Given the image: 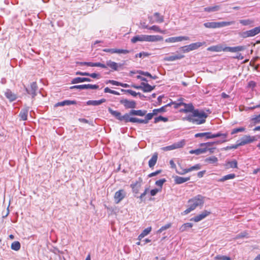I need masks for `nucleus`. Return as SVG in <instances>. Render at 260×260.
Wrapping results in <instances>:
<instances>
[{
    "label": "nucleus",
    "mask_w": 260,
    "mask_h": 260,
    "mask_svg": "<svg viewBox=\"0 0 260 260\" xmlns=\"http://www.w3.org/2000/svg\"><path fill=\"white\" fill-rule=\"evenodd\" d=\"M205 198L201 194H198L190 199L188 201V207L182 213V214H188L197 207H202L205 203Z\"/></svg>",
    "instance_id": "obj_1"
},
{
    "label": "nucleus",
    "mask_w": 260,
    "mask_h": 260,
    "mask_svg": "<svg viewBox=\"0 0 260 260\" xmlns=\"http://www.w3.org/2000/svg\"><path fill=\"white\" fill-rule=\"evenodd\" d=\"M208 115L204 111L196 110L192 114L183 118V120H188L196 124H201L206 121Z\"/></svg>",
    "instance_id": "obj_2"
},
{
    "label": "nucleus",
    "mask_w": 260,
    "mask_h": 260,
    "mask_svg": "<svg viewBox=\"0 0 260 260\" xmlns=\"http://www.w3.org/2000/svg\"><path fill=\"white\" fill-rule=\"evenodd\" d=\"M235 22L222 21V22H207L204 23V26L207 28H217L234 24Z\"/></svg>",
    "instance_id": "obj_3"
},
{
    "label": "nucleus",
    "mask_w": 260,
    "mask_h": 260,
    "mask_svg": "<svg viewBox=\"0 0 260 260\" xmlns=\"http://www.w3.org/2000/svg\"><path fill=\"white\" fill-rule=\"evenodd\" d=\"M195 137L196 138L205 137L206 139H213L220 137H222L223 138L226 139L227 137V134L217 133L216 134H213L211 132H206L196 134L195 135Z\"/></svg>",
    "instance_id": "obj_4"
},
{
    "label": "nucleus",
    "mask_w": 260,
    "mask_h": 260,
    "mask_svg": "<svg viewBox=\"0 0 260 260\" xmlns=\"http://www.w3.org/2000/svg\"><path fill=\"white\" fill-rule=\"evenodd\" d=\"M205 44V42H196L190 44L188 45H186L180 48V50L183 53H187L190 51L196 50L204 45Z\"/></svg>",
    "instance_id": "obj_5"
},
{
    "label": "nucleus",
    "mask_w": 260,
    "mask_h": 260,
    "mask_svg": "<svg viewBox=\"0 0 260 260\" xmlns=\"http://www.w3.org/2000/svg\"><path fill=\"white\" fill-rule=\"evenodd\" d=\"M259 34H260V25L242 32L241 36L244 38H246L253 37Z\"/></svg>",
    "instance_id": "obj_6"
},
{
    "label": "nucleus",
    "mask_w": 260,
    "mask_h": 260,
    "mask_svg": "<svg viewBox=\"0 0 260 260\" xmlns=\"http://www.w3.org/2000/svg\"><path fill=\"white\" fill-rule=\"evenodd\" d=\"M215 142H207V143H202L200 144L201 146H205L206 147L204 148H199L195 150H191L189 151V153L190 154H196L197 155H199L200 154L204 153H205L207 150V147L211 146L213 144H214Z\"/></svg>",
    "instance_id": "obj_7"
},
{
    "label": "nucleus",
    "mask_w": 260,
    "mask_h": 260,
    "mask_svg": "<svg viewBox=\"0 0 260 260\" xmlns=\"http://www.w3.org/2000/svg\"><path fill=\"white\" fill-rule=\"evenodd\" d=\"M131 86L136 89H141L145 92H150L155 88V86H151L144 82H142L140 86L132 85Z\"/></svg>",
    "instance_id": "obj_8"
},
{
    "label": "nucleus",
    "mask_w": 260,
    "mask_h": 260,
    "mask_svg": "<svg viewBox=\"0 0 260 260\" xmlns=\"http://www.w3.org/2000/svg\"><path fill=\"white\" fill-rule=\"evenodd\" d=\"M148 19L150 23H162L164 21V18L160 13L155 12L153 15L148 17Z\"/></svg>",
    "instance_id": "obj_9"
},
{
    "label": "nucleus",
    "mask_w": 260,
    "mask_h": 260,
    "mask_svg": "<svg viewBox=\"0 0 260 260\" xmlns=\"http://www.w3.org/2000/svg\"><path fill=\"white\" fill-rule=\"evenodd\" d=\"M211 214V212L208 210H204L200 214L194 216L190 219V221L198 222L206 217L209 216Z\"/></svg>",
    "instance_id": "obj_10"
},
{
    "label": "nucleus",
    "mask_w": 260,
    "mask_h": 260,
    "mask_svg": "<svg viewBox=\"0 0 260 260\" xmlns=\"http://www.w3.org/2000/svg\"><path fill=\"white\" fill-rule=\"evenodd\" d=\"M189 37L186 36L173 37L166 39L165 40V42L166 43H174L176 42L189 40Z\"/></svg>",
    "instance_id": "obj_11"
},
{
    "label": "nucleus",
    "mask_w": 260,
    "mask_h": 260,
    "mask_svg": "<svg viewBox=\"0 0 260 260\" xmlns=\"http://www.w3.org/2000/svg\"><path fill=\"white\" fill-rule=\"evenodd\" d=\"M185 145V141L182 140L173 145L163 147L162 149L164 151H170L175 149L182 147Z\"/></svg>",
    "instance_id": "obj_12"
},
{
    "label": "nucleus",
    "mask_w": 260,
    "mask_h": 260,
    "mask_svg": "<svg viewBox=\"0 0 260 260\" xmlns=\"http://www.w3.org/2000/svg\"><path fill=\"white\" fill-rule=\"evenodd\" d=\"M255 140L254 136H250L249 135H245L241 139L239 142V145L243 146L245 144L253 142Z\"/></svg>",
    "instance_id": "obj_13"
},
{
    "label": "nucleus",
    "mask_w": 260,
    "mask_h": 260,
    "mask_svg": "<svg viewBox=\"0 0 260 260\" xmlns=\"http://www.w3.org/2000/svg\"><path fill=\"white\" fill-rule=\"evenodd\" d=\"M99 88V86L96 85H92V84H83L79 85H74L71 86L70 87L71 89H95Z\"/></svg>",
    "instance_id": "obj_14"
},
{
    "label": "nucleus",
    "mask_w": 260,
    "mask_h": 260,
    "mask_svg": "<svg viewBox=\"0 0 260 260\" xmlns=\"http://www.w3.org/2000/svg\"><path fill=\"white\" fill-rule=\"evenodd\" d=\"M245 49L244 46H238L236 47H226L223 48V51H229L231 52H238L243 51Z\"/></svg>",
    "instance_id": "obj_15"
},
{
    "label": "nucleus",
    "mask_w": 260,
    "mask_h": 260,
    "mask_svg": "<svg viewBox=\"0 0 260 260\" xmlns=\"http://www.w3.org/2000/svg\"><path fill=\"white\" fill-rule=\"evenodd\" d=\"M163 40V38L158 35H146V42H154L160 41Z\"/></svg>",
    "instance_id": "obj_16"
},
{
    "label": "nucleus",
    "mask_w": 260,
    "mask_h": 260,
    "mask_svg": "<svg viewBox=\"0 0 260 260\" xmlns=\"http://www.w3.org/2000/svg\"><path fill=\"white\" fill-rule=\"evenodd\" d=\"M107 66L114 71H117L119 68L122 66L121 64H119L116 62L113 61L111 60H108L106 63Z\"/></svg>",
    "instance_id": "obj_17"
},
{
    "label": "nucleus",
    "mask_w": 260,
    "mask_h": 260,
    "mask_svg": "<svg viewBox=\"0 0 260 260\" xmlns=\"http://www.w3.org/2000/svg\"><path fill=\"white\" fill-rule=\"evenodd\" d=\"M184 57V55L178 54L169 56H166L164 58V60L165 61H174L176 60L182 59Z\"/></svg>",
    "instance_id": "obj_18"
},
{
    "label": "nucleus",
    "mask_w": 260,
    "mask_h": 260,
    "mask_svg": "<svg viewBox=\"0 0 260 260\" xmlns=\"http://www.w3.org/2000/svg\"><path fill=\"white\" fill-rule=\"evenodd\" d=\"M120 103L123 104L126 108H134L136 107V103L133 101H128L126 99L120 100Z\"/></svg>",
    "instance_id": "obj_19"
},
{
    "label": "nucleus",
    "mask_w": 260,
    "mask_h": 260,
    "mask_svg": "<svg viewBox=\"0 0 260 260\" xmlns=\"http://www.w3.org/2000/svg\"><path fill=\"white\" fill-rule=\"evenodd\" d=\"M124 198L123 190H119L116 191L114 195V199L116 203H119Z\"/></svg>",
    "instance_id": "obj_20"
},
{
    "label": "nucleus",
    "mask_w": 260,
    "mask_h": 260,
    "mask_svg": "<svg viewBox=\"0 0 260 260\" xmlns=\"http://www.w3.org/2000/svg\"><path fill=\"white\" fill-rule=\"evenodd\" d=\"M221 9V6L219 5H216L212 6L207 7L204 9L206 12L210 13L218 11Z\"/></svg>",
    "instance_id": "obj_21"
},
{
    "label": "nucleus",
    "mask_w": 260,
    "mask_h": 260,
    "mask_svg": "<svg viewBox=\"0 0 260 260\" xmlns=\"http://www.w3.org/2000/svg\"><path fill=\"white\" fill-rule=\"evenodd\" d=\"M182 106H184V108L180 110V112L184 113L192 112L193 110V106L191 104H186L184 103Z\"/></svg>",
    "instance_id": "obj_22"
},
{
    "label": "nucleus",
    "mask_w": 260,
    "mask_h": 260,
    "mask_svg": "<svg viewBox=\"0 0 260 260\" xmlns=\"http://www.w3.org/2000/svg\"><path fill=\"white\" fill-rule=\"evenodd\" d=\"M131 42L133 43H136L137 42H146V35H138L134 37L131 39Z\"/></svg>",
    "instance_id": "obj_23"
},
{
    "label": "nucleus",
    "mask_w": 260,
    "mask_h": 260,
    "mask_svg": "<svg viewBox=\"0 0 260 260\" xmlns=\"http://www.w3.org/2000/svg\"><path fill=\"white\" fill-rule=\"evenodd\" d=\"M189 180L190 177H182L178 176L174 177L175 183L177 184L183 183Z\"/></svg>",
    "instance_id": "obj_24"
},
{
    "label": "nucleus",
    "mask_w": 260,
    "mask_h": 260,
    "mask_svg": "<svg viewBox=\"0 0 260 260\" xmlns=\"http://www.w3.org/2000/svg\"><path fill=\"white\" fill-rule=\"evenodd\" d=\"M240 23L243 26H253L254 21L251 19H241L239 20Z\"/></svg>",
    "instance_id": "obj_25"
},
{
    "label": "nucleus",
    "mask_w": 260,
    "mask_h": 260,
    "mask_svg": "<svg viewBox=\"0 0 260 260\" xmlns=\"http://www.w3.org/2000/svg\"><path fill=\"white\" fill-rule=\"evenodd\" d=\"M37 89V85L36 82H32L30 84V89L26 88V90L28 94H31L32 96L36 95V91Z\"/></svg>",
    "instance_id": "obj_26"
},
{
    "label": "nucleus",
    "mask_w": 260,
    "mask_h": 260,
    "mask_svg": "<svg viewBox=\"0 0 260 260\" xmlns=\"http://www.w3.org/2000/svg\"><path fill=\"white\" fill-rule=\"evenodd\" d=\"M157 153H154L148 162V166L150 168H153L155 166L157 160Z\"/></svg>",
    "instance_id": "obj_27"
},
{
    "label": "nucleus",
    "mask_w": 260,
    "mask_h": 260,
    "mask_svg": "<svg viewBox=\"0 0 260 260\" xmlns=\"http://www.w3.org/2000/svg\"><path fill=\"white\" fill-rule=\"evenodd\" d=\"M205 161L209 164H214L215 166H217L218 159L217 157L215 156H211L206 158L205 159Z\"/></svg>",
    "instance_id": "obj_28"
},
{
    "label": "nucleus",
    "mask_w": 260,
    "mask_h": 260,
    "mask_svg": "<svg viewBox=\"0 0 260 260\" xmlns=\"http://www.w3.org/2000/svg\"><path fill=\"white\" fill-rule=\"evenodd\" d=\"M224 166L226 169L237 168L238 163L236 160L229 161L225 162Z\"/></svg>",
    "instance_id": "obj_29"
},
{
    "label": "nucleus",
    "mask_w": 260,
    "mask_h": 260,
    "mask_svg": "<svg viewBox=\"0 0 260 260\" xmlns=\"http://www.w3.org/2000/svg\"><path fill=\"white\" fill-rule=\"evenodd\" d=\"M106 102V100L105 99H102L100 100H90L86 102L87 105H92V106H98L100 105L101 104Z\"/></svg>",
    "instance_id": "obj_30"
},
{
    "label": "nucleus",
    "mask_w": 260,
    "mask_h": 260,
    "mask_svg": "<svg viewBox=\"0 0 260 260\" xmlns=\"http://www.w3.org/2000/svg\"><path fill=\"white\" fill-rule=\"evenodd\" d=\"M151 230L152 228L151 226L148 227L147 228L144 230L139 235L138 238V240L139 241L141 240L142 238L148 235L150 233Z\"/></svg>",
    "instance_id": "obj_31"
},
{
    "label": "nucleus",
    "mask_w": 260,
    "mask_h": 260,
    "mask_svg": "<svg viewBox=\"0 0 260 260\" xmlns=\"http://www.w3.org/2000/svg\"><path fill=\"white\" fill-rule=\"evenodd\" d=\"M143 28H147L149 30H152L154 31L155 32H160L162 34H164L165 31L162 30L160 27L157 25H153L152 26L149 27L148 25H144L143 26Z\"/></svg>",
    "instance_id": "obj_32"
},
{
    "label": "nucleus",
    "mask_w": 260,
    "mask_h": 260,
    "mask_svg": "<svg viewBox=\"0 0 260 260\" xmlns=\"http://www.w3.org/2000/svg\"><path fill=\"white\" fill-rule=\"evenodd\" d=\"M6 96L10 101L12 102L16 99V95L13 93L11 91L7 90L5 93Z\"/></svg>",
    "instance_id": "obj_33"
},
{
    "label": "nucleus",
    "mask_w": 260,
    "mask_h": 260,
    "mask_svg": "<svg viewBox=\"0 0 260 260\" xmlns=\"http://www.w3.org/2000/svg\"><path fill=\"white\" fill-rule=\"evenodd\" d=\"M193 226V224L190 222L185 223L182 224L179 228L180 232H184L187 231L188 229L191 228Z\"/></svg>",
    "instance_id": "obj_34"
},
{
    "label": "nucleus",
    "mask_w": 260,
    "mask_h": 260,
    "mask_svg": "<svg viewBox=\"0 0 260 260\" xmlns=\"http://www.w3.org/2000/svg\"><path fill=\"white\" fill-rule=\"evenodd\" d=\"M146 114V111L145 110H132L130 111V114L132 115H137L140 116H143Z\"/></svg>",
    "instance_id": "obj_35"
},
{
    "label": "nucleus",
    "mask_w": 260,
    "mask_h": 260,
    "mask_svg": "<svg viewBox=\"0 0 260 260\" xmlns=\"http://www.w3.org/2000/svg\"><path fill=\"white\" fill-rule=\"evenodd\" d=\"M91 80L89 78H81V77H77L75 79H74L72 81V83L73 84H76L78 83H81L83 82H90Z\"/></svg>",
    "instance_id": "obj_36"
},
{
    "label": "nucleus",
    "mask_w": 260,
    "mask_h": 260,
    "mask_svg": "<svg viewBox=\"0 0 260 260\" xmlns=\"http://www.w3.org/2000/svg\"><path fill=\"white\" fill-rule=\"evenodd\" d=\"M235 177H236V175L235 174H228L226 175L223 176L221 178H220L219 179L218 181L223 182L228 180L233 179L235 178Z\"/></svg>",
    "instance_id": "obj_37"
},
{
    "label": "nucleus",
    "mask_w": 260,
    "mask_h": 260,
    "mask_svg": "<svg viewBox=\"0 0 260 260\" xmlns=\"http://www.w3.org/2000/svg\"><path fill=\"white\" fill-rule=\"evenodd\" d=\"M131 186L132 188L133 192L135 193H138L139 191V188L141 186V182L137 181L134 183L132 184Z\"/></svg>",
    "instance_id": "obj_38"
},
{
    "label": "nucleus",
    "mask_w": 260,
    "mask_h": 260,
    "mask_svg": "<svg viewBox=\"0 0 260 260\" xmlns=\"http://www.w3.org/2000/svg\"><path fill=\"white\" fill-rule=\"evenodd\" d=\"M76 75H81V76H90L93 78H96L99 76V75L96 73H92L89 74L87 72H76Z\"/></svg>",
    "instance_id": "obj_39"
},
{
    "label": "nucleus",
    "mask_w": 260,
    "mask_h": 260,
    "mask_svg": "<svg viewBox=\"0 0 260 260\" xmlns=\"http://www.w3.org/2000/svg\"><path fill=\"white\" fill-rule=\"evenodd\" d=\"M223 48L220 45L213 46L207 48V50L213 52H220L223 51Z\"/></svg>",
    "instance_id": "obj_40"
},
{
    "label": "nucleus",
    "mask_w": 260,
    "mask_h": 260,
    "mask_svg": "<svg viewBox=\"0 0 260 260\" xmlns=\"http://www.w3.org/2000/svg\"><path fill=\"white\" fill-rule=\"evenodd\" d=\"M108 111L113 116L120 120L121 119V114L119 112L113 110L111 108H108Z\"/></svg>",
    "instance_id": "obj_41"
},
{
    "label": "nucleus",
    "mask_w": 260,
    "mask_h": 260,
    "mask_svg": "<svg viewBox=\"0 0 260 260\" xmlns=\"http://www.w3.org/2000/svg\"><path fill=\"white\" fill-rule=\"evenodd\" d=\"M182 99H180L178 100L177 102H172L171 103L168 104L166 106H170L171 105H174V107L176 109L178 108L180 106H182L184 104V103L182 102Z\"/></svg>",
    "instance_id": "obj_42"
},
{
    "label": "nucleus",
    "mask_w": 260,
    "mask_h": 260,
    "mask_svg": "<svg viewBox=\"0 0 260 260\" xmlns=\"http://www.w3.org/2000/svg\"><path fill=\"white\" fill-rule=\"evenodd\" d=\"M20 243L18 241L13 242L11 245V249L15 251H18L20 249Z\"/></svg>",
    "instance_id": "obj_43"
},
{
    "label": "nucleus",
    "mask_w": 260,
    "mask_h": 260,
    "mask_svg": "<svg viewBox=\"0 0 260 260\" xmlns=\"http://www.w3.org/2000/svg\"><path fill=\"white\" fill-rule=\"evenodd\" d=\"M27 109H24L22 110L19 114V117L20 119L22 120H26L27 117Z\"/></svg>",
    "instance_id": "obj_44"
},
{
    "label": "nucleus",
    "mask_w": 260,
    "mask_h": 260,
    "mask_svg": "<svg viewBox=\"0 0 260 260\" xmlns=\"http://www.w3.org/2000/svg\"><path fill=\"white\" fill-rule=\"evenodd\" d=\"M131 122L133 123H145L146 124L148 123L147 120L140 119L137 118L133 117L130 120Z\"/></svg>",
    "instance_id": "obj_45"
},
{
    "label": "nucleus",
    "mask_w": 260,
    "mask_h": 260,
    "mask_svg": "<svg viewBox=\"0 0 260 260\" xmlns=\"http://www.w3.org/2000/svg\"><path fill=\"white\" fill-rule=\"evenodd\" d=\"M76 102L75 101H70V100H67L64 101L62 102L58 103L57 105L58 106H64V105H74L76 104Z\"/></svg>",
    "instance_id": "obj_46"
},
{
    "label": "nucleus",
    "mask_w": 260,
    "mask_h": 260,
    "mask_svg": "<svg viewBox=\"0 0 260 260\" xmlns=\"http://www.w3.org/2000/svg\"><path fill=\"white\" fill-rule=\"evenodd\" d=\"M132 115L130 114V112L129 113H126L124 114L123 116H121V119H120V121L124 120L125 122H131V119L132 117H131L130 116Z\"/></svg>",
    "instance_id": "obj_47"
},
{
    "label": "nucleus",
    "mask_w": 260,
    "mask_h": 260,
    "mask_svg": "<svg viewBox=\"0 0 260 260\" xmlns=\"http://www.w3.org/2000/svg\"><path fill=\"white\" fill-rule=\"evenodd\" d=\"M171 223H167V224L161 226L157 231L158 233H161L162 231H165V230H166L168 229H169L171 226Z\"/></svg>",
    "instance_id": "obj_48"
},
{
    "label": "nucleus",
    "mask_w": 260,
    "mask_h": 260,
    "mask_svg": "<svg viewBox=\"0 0 260 260\" xmlns=\"http://www.w3.org/2000/svg\"><path fill=\"white\" fill-rule=\"evenodd\" d=\"M245 131V128L243 127H240L233 129L231 132V134L234 135L238 132H243Z\"/></svg>",
    "instance_id": "obj_49"
},
{
    "label": "nucleus",
    "mask_w": 260,
    "mask_h": 260,
    "mask_svg": "<svg viewBox=\"0 0 260 260\" xmlns=\"http://www.w3.org/2000/svg\"><path fill=\"white\" fill-rule=\"evenodd\" d=\"M216 260H231V258L229 256L225 255H216L215 257Z\"/></svg>",
    "instance_id": "obj_50"
},
{
    "label": "nucleus",
    "mask_w": 260,
    "mask_h": 260,
    "mask_svg": "<svg viewBox=\"0 0 260 260\" xmlns=\"http://www.w3.org/2000/svg\"><path fill=\"white\" fill-rule=\"evenodd\" d=\"M168 119L167 117H164L161 116H159L155 118L154 119V122L157 123L160 121H163L164 122L168 121Z\"/></svg>",
    "instance_id": "obj_51"
},
{
    "label": "nucleus",
    "mask_w": 260,
    "mask_h": 260,
    "mask_svg": "<svg viewBox=\"0 0 260 260\" xmlns=\"http://www.w3.org/2000/svg\"><path fill=\"white\" fill-rule=\"evenodd\" d=\"M129 52V51L126 49H116L115 48V53L118 54H127Z\"/></svg>",
    "instance_id": "obj_52"
},
{
    "label": "nucleus",
    "mask_w": 260,
    "mask_h": 260,
    "mask_svg": "<svg viewBox=\"0 0 260 260\" xmlns=\"http://www.w3.org/2000/svg\"><path fill=\"white\" fill-rule=\"evenodd\" d=\"M166 107V106H165L162 107L159 109H154L153 110V114H155V115H157L158 113H162V112H165V111H166L165 107Z\"/></svg>",
    "instance_id": "obj_53"
},
{
    "label": "nucleus",
    "mask_w": 260,
    "mask_h": 260,
    "mask_svg": "<svg viewBox=\"0 0 260 260\" xmlns=\"http://www.w3.org/2000/svg\"><path fill=\"white\" fill-rule=\"evenodd\" d=\"M104 92L105 93H112V94H115V95H119V93L117 91L111 90V89H110L108 87H106L104 89Z\"/></svg>",
    "instance_id": "obj_54"
},
{
    "label": "nucleus",
    "mask_w": 260,
    "mask_h": 260,
    "mask_svg": "<svg viewBox=\"0 0 260 260\" xmlns=\"http://www.w3.org/2000/svg\"><path fill=\"white\" fill-rule=\"evenodd\" d=\"M166 180L165 179H162L158 180L155 182V184L156 185L159 186L160 188V189H161L163 184L166 182Z\"/></svg>",
    "instance_id": "obj_55"
},
{
    "label": "nucleus",
    "mask_w": 260,
    "mask_h": 260,
    "mask_svg": "<svg viewBox=\"0 0 260 260\" xmlns=\"http://www.w3.org/2000/svg\"><path fill=\"white\" fill-rule=\"evenodd\" d=\"M201 169V165L199 164H197L194 166H192L188 169V171H189V172L192 171L193 170H198Z\"/></svg>",
    "instance_id": "obj_56"
},
{
    "label": "nucleus",
    "mask_w": 260,
    "mask_h": 260,
    "mask_svg": "<svg viewBox=\"0 0 260 260\" xmlns=\"http://www.w3.org/2000/svg\"><path fill=\"white\" fill-rule=\"evenodd\" d=\"M121 90L122 91H125V92H126L127 93H129L130 94H131L132 95H133L134 96H136L138 94H140L139 93H137L136 92H135V91H134L133 90H130V89H128V90L121 89Z\"/></svg>",
    "instance_id": "obj_57"
},
{
    "label": "nucleus",
    "mask_w": 260,
    "mask_h": 260,
    "mask_svg": "<svg viewBox=\"0 0 260 260\" xmlns=\"http://www.w3.org/2000/svg\"><path fill=\"white\" fill-rule=\"evenodd\" d=\"M254 124L260 123V114L251 119Z\"/></svg>",
    "instance_id": "obj_58"
},
{
    "label": "nucleus",
    "mask_w": 260,
    "mask_h": 260,
    "mask_svg": "<svg viewBox=\"0 0 260 260\" xmlns=\"http://www.w3.org/2000/svg\"><path fill=\"white\" fill-rule=\"evenodd\" d=\"M79 65H86L89 67H93V62H77Z\"/></svg>",
    "instance_id": "obj_59"
},
{
    "label": "nucleus",
    "mask_w": 260,
    "mask_h": 260,
    "mask_svg": "<svg viewBox=\"0 0 260 260\" xmlns=\"http://www.w3.org/2000/svg\"><path fill=\"white\" fill-rule=\"evenodd\" d=\"M149 55V54L147 53V52H140L137 54L136 55V57H147V56H148Z\"/></svg>",
    "instance_id": "obj_60"
},
{
    "label": "nucleus",
    "mask_w": 260,
    "mask_h": 260,
    "mask_svg": "<svg viewBox=\"0 0 260 260\" xmlns=\"http://www.w3.org/2000/svg\"><path fill=\"white\" fill-rule=\"evenodd\" d=\"M154 115H155V114H153V112L152 113H148L146 116V119L145 120H147L148 121L151 119Z\"/></svg>",
    "instance_id": "obj_61"
},
{
    "label": "nucleus",
    "mask_w": 260,
    "mask_h": 260,
    "mask_svg": "<svg viewBox=\"0 0 260 260\" xmlns=\"http://www.w3.org/2000/svg\"><path fill=\"white\" fill-rule=\"evenodd\" d=\"M103 51H104L105 52H108V53H110L111 54H113V53H115V48H113V49H103Z\"/></svg>",
    "instance_id": "obj_62"
},
{
    "label": "nucleus",
    "mask_w": 260,
    "mask_h": 260,
    "mask_svg": "<svg viewBox=\"0 0 260 260\" xmlns=\"http://www.w3.org/2000/svg\"><path fill=\"white\" fill-rule=\"evenodd\" d=\"M160 191V189H153L150 191V194L152 196H155L158 192Z\"/></svg>",
    "instance_id": "obj_63"
},
{
    "label": "nucleus",
    "mask_w": 260,
    "mask_h": 260,
    "mask_svg": "<svg viewBox=\"0 0 260 260\" xmlns=\"http://www.w3.org/2000/svg\"><path fill=\"white\" fill-rule=\"evenodd\" d=\"M189 172V171H188V169H182L181 170V171H177V173L179 174H180V175H184V174H185Z\"/></svg>",
    "instance_id": "obj_64"
}]
</instances>
